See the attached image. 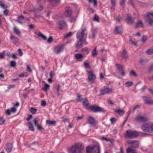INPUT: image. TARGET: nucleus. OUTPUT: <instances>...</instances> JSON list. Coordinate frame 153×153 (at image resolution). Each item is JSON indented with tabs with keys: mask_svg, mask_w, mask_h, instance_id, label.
<instances>
[{
	"mask_svg": "<svg viewBox=\"0 0 153 153\" xmlns=\"http://www.w3.org/2000/svg\"><path fill=\"white\" fill-rule=\"evenodd\" d=\"M39 36L41 37L44 40H47V38L42 33L40 32H39L37 34Z\"/></svg>",
	"mask_w": 153,
	"mask_h": 153,
	"instance_id": "obj_31",
	"label": "nucleus"
},
{
	"mask_svg": "<svg viewBox=\"0 0 153 153\" xmlns=\"http://www.w3.org/2000/svg\"><path fill=\"white\" fill-rule=\"evenodd\" d=\"M94 20L97 22H99V17L97 15H95L94 18Z\"/></svg>",
	"mask_w": 153,
	"mask_h": 153,
	"instance_id": "obj_58",
	"label": "nucleus"
},
{
	"mask_svg": "<svg viewBox=\"0 0 153 153\" xmlns=\"http://www.w3.org/2000/svg\"><path fill=\"white\" fill-rule=\"evenodd\" d=\"M18 19H19L22 20L24 19V17L22 15L18 16Z\"/></svg>",
	"mask_w": 153,
	"mask_h": 153,
	"instance_id": "obj_64",
	"label": "nucleus"
},
{
	"mask_svg": "<svg viewBox=\"0 0 153 153\" xmlns=\"http://www.w3.org/2000/svg\"><path fill=\"white\" fill-rule=\"evenodd\" d=\"M56 92L57 96H58L59 95V91L60 88V86L59 85H56Z\"/></svg>",
	"mask_w": 153,
	"mask_h": 153,
	"instance_id": "obj_39",
	"label": "nucleus"
},
{
	"mask_svg": "<svg viewBox=\"0 0 153 153\" xmlns=\"http://www.w3.org/2000/svg\"><path fill=\"white\" fill-rule=\"evenodd\" d=\"M123 30L121 27L116 26L115 27V30L114 31V33L115 34H120L122 33Z\"/></svg>",
	"mask_w": 153,
	"mask_h": 153,
	"instance_id": "obj_19",
	"label": "nucleus"
},
{
	"mask_svg": "<svg viewBox=\"0 0 153 153\" xmlns=\"http://www.w3.org/2000/svg\"><path fill=\"white\" fill-rule=\"evenodd\" d=\"M85 29L79 31L76 35L77 39L79 40H82V41L85 42L87 37V34L85 32Z\"/></svg>",
	"mask_w": 153,
	"mask_h": 153,
	"instance_id": "obj_5",
	"label": "nucleus"
},
{
	"mask_svg": "<svg viewBox=\"0 0 153 153\" xmlns=\"http://www.w3.org/2000/svg\"><path fill=\"white\" fill-rule=\"evenodd\" d=\"M88 80L89 83H93L96 79V76L91 71H88Z\"/></svg>",
	"mask_w": 153,
	"mask_h": 153,
	"instance_id": "obj_8",
	"label": "nucleus"
},
{
	"mask_svg": "<svg viewBox=\"0 0 153 153\" xmlns=\"http://www.w3.org/2000/svg\"><path fill=\"white\" fill-rule=\"evenodd\" d=\"M64 48L63 45L58 46L55 48L54 50V52L57 54H59L62 51Z\"/></svg>",
	"mask_w": 153,
	"mask_h": 153,
	"instance_id": "obj_10",
	"label": "nucleus"
},
{
	"mask_svg": "<svg viewBox=\"0 0 153 153\" xmlns=\"http://www.w3.org/2000/svg\"><path fill=\"white\" fill-rule=\"evenodd\" d=\"M146 53L148 55H152L153 54V48H151L146 51Z\"/></svg>",
	"mask_w": 153,
	"mask_h": 153,
	"instance_id": "obj_37",
	"label": "nucleus"
},
{
	"mask_svg": "<svg viewBox=\"0 0 153 153\" xmlns=\"http://www.w3.org/2000/svg\"><path fill=\"white\" fill-rule=\"evenodd\" d=\"M127 153H137L136 151L131 147L128 148L127 150Z\"/></svg>",
	"mask_w": 153,
	"mask_h": 153,
	"instance_id": "obj_28",
	"label": "nucleus"
},
{
	"mask_svg": "<svg viewBox=\"0 0 153 153\" xmlns=\"http://www.w3.org/2000/svg\"><path fill=\"white\" fill-rule=\"evenodd\" d=\"M13 147V144L11 143H7L5 147V149L7 153L10 152L12 150Z\"/></svg>",
	"mask_w": 153,
	"mask_h": 153,
	"instance_id": "obj_15",
	"label": "nucleus"
},
{
	"mask_svg": "<svg viewBox=\"0 0 153 153\" xmlns=\"http://www.w3.org/2000/svg\"><path fill=\"white\" fill-rule=\"evenodd\" d=\"M138 135V133L136 131L129 130L126 131L125 137L126 138L133 139L137 137Z\"/></svg>",
	"mask_w": 153,
	"mask_h": 153,
	"instance_id": "obj_3",
	"label": "nucleus"
},
{
	"mask_svg": "<svg viewBox=\"0 0 153 153\" xmlns=\"http://www.w3.org/2000/svg\"><path fill=\"white\" fill-rule=\"evenodd\" d=\"M145 19L149 24L152 25L153 24V12H148L144 15Z\"/></svg>",
	"mask_w": 153,
	"mask_h": 153,
	"instance_id": "obj_6",
	"label": "nucleus"
},
{
	"mask_svg": "<svg viewBox=\"0 0 153 153\" xmlns=\"http://www.w3.org/2000/svg\"><path fill=\"white\" fill-rule=\"evenodd\" d=\"M83 102V105L86 108H88V107L89 102L86 98H84L82 101Z\"/></svg>",
	"mask_w": 153,
	"mask_h": 153,
	"instance_id": "obj_24",
	"label": "nucleus"
},
{
	"mask_svg": "<svg viewBox=\"0 0 153 153\" xmlns=\"http://www.w3.org/2000/svg\"><path fill=\"white\" fill-rule=\"evenodd\" d=\"M128 144L132 145V147L134 148H138L139 147L138 142L136 140L127 141Z\"/></svg>",
	"mask_w": 153,
	"mask_h": 153,
	"instance_id": "obj_14",
	"label": "nucleus"
},
{
	"mask_svg": "<svg viewBox=\"0 0 153 153\" xmlns=\"http://www.w3.org/2000/svg\"><path fill=\"white\" fill-rule=\"evenodd\" d=\"M90 3L93 2L94 6L97 5V2L96 0H88Z\"/></svg>",
	"mask_w": 153,
	"mask_h": 153,
	"instance_id": "obj_54",
	"label": "nucleus"
},
{
	"mask_svg": "<svg viewBox=\"0 0 153 153\" xmlns=\"http://www.w3.org/2000/svg\"><path fill=\"white\" fill-rule=\"evenodd\" d=\"M8 12L9 10L7 9H6L3 11V13L5 15L7 16L8 14Z\"/></svg>",
	"mask_w": 153,
	"mask_h": 153,
	"instance_id": "obj_62",
	"label": "nucleus"
},
{
	"mask_svg": "<svg viewBox=\"0 0 153 153\" xmlns=\"http://www.w3.org/2000/svg\"><path fill=\"white\" fill-rule=\"evenodd\" d=\"M15 87V85H11L8 86L7 88L8 90H10L11 88H13Z\"/></svg>",
	"mask_w": 153,
	"mask_h": 153,
	"instance_id": "obj_60",
	"label": "nucleus"
},
{
	"mask_svg": "<svg viewBox=\"0 0 153 153\" xmlns=\"http://www.w3.org/2000/svg\"><path fill=\"white\" fill-rule=\"evenodd\" d=\"M134 120L137 122H143L148 120V118L145 117L138 115L134 118Z\"/></svg>",
	"mask_w": 153,
	"mask_h": 153,
	"instance_id": "obj_9",
	"label": "nucleus"
},
{
	"mask_svg": "<svg viewBox=\"0 0 153 153\" xmlns=\"http://www.w3.org/2000/svg\"><path fill=\"white\" fill-rule=\"evenodd\" d=\"M112 92V89L111 88L109 89L108 88H105L101 90L100 94L102 95H104L106 94L111 93Z\"/></svg>",
	"mask_w": 153,
	"mask_h": 153,
	"instance_id": "obj_11",
	"label": "nucleus"
},
{
	"mask_svg": "<svg viewBox=\"0 0 153 153\" xmlns=\"http://www.w3.org/2000/svg\"><path fill=\"white\" fill-rule=\"evenodd\" d=\"M57 25L59 28L61 29H62L66 25V23L63 20L59 21Z\"/></svg>",
	"mask_w": 153,
	"mask_h": 153,
	"instance_id": "obj_17",
	"label": "nucleus"
},
{
	"mask_svg": "<svg viewBox=\"0 0 153 153\" xmlns=\"http://www.w3.org/2000/svg\"><path fill=\"white\" fill-rule=\"evenodd\" d=\"M84 66L85 68H88L89 67V64L86 62L84 63Z\"/></svg>",
	"mask_w": 153,
	"mask_h": 153,
	"instance_id": "obj_59",
	"label": "nucleus"
},
{
	"mask_svg": "<svg viewBox=\"0 0 153 153\" xmlns=\"http://www.w3.org/2000/svg\"><path fill=\"white\" fill-rule=\"evenodd\" d=\"M92 37L93 38H94L95 36L96 35V34L97 33V31L95 30H93L92 31Z\"/></svg>",
	"mask_w": 153,
	"mask_h": 153,
	"instance_id": "obj_48",
	"label": "nucleus"
},
{
	"mask_svg": "<svg viewBox=\"0 0 153 153\" xmlns=\"http://www.w3.org/2000/svg\"><path fill=\"white\" fill-rule=\"evenodd\" d=\"M71 18L69 19V21L71 23L74 22L76 20V18L74 17H71Z\"/></svg>",
	"mask_w": 153,
	"mask_h": 153,
	"instance_id": "obj_49",
	"label": "nucleus"
},
{
	"mask_svg": "<svg viewBox=\"0 0 153 153\" xmlns=\"http://www.w3.org/2000/svg\"><path fill=\"white\" fill-rule=\"evenodd\" d=\"M10 39L14 42H17L18 40V38L14 36H11L10 37Z\"/></svg>",
	"mask_w": 153,
	"mask_h": 153,
	"instance_id": "obj_32",
	"label": "nucleus"
},
{
	"mask_svg": "<svg viewBox=\"0 0 153 153\" xmlns=\"http://www.w3.org/2000/svg\"><path fill=\"white\" fill-rule=\"evenodd\" d=\"M16 111V108L14 107H12L10 109H8L6 110L5 113L7 115H10L12 113H14Z\"/></svg>",
	"mask_w": 153,
	"mask_h": 153,
	"instance_id": "obj_20",
	"label": "nucleus"
},
{
	"mask_svg": "<svg viewBox=\"0 0 153 153\" xmlns=\"http://www.w3.org/2000/svg\"><path fill=\"white\" fill-rule=\"evenodd\" d=\"M28 124H29L28 128L31 131H34V129L32 124L30 122H29Z\"/></svg>",
	"mask_w": 153,
	"mask_h": 153,
	"instance_id": "obj_35",
	"label": "nucleus"
},
{
	"mask_svg": "<svg viewBox=\"0 0 153 153\" xmlns=\"http://www.w3.org/2000/svg\"><path fill=\"white\" fill-rule=\"evenodd\" d=\"M46 123L48 124L51 126H55L56 124V122L55 121H51L49 120H46Z\"/></svg>",
	"mask_w": 153,
	"mask_h": 153,
	"instance_id": "obj_26",
	"label": "nucleus"
},
{
	"mask_svg": "<svg viewBox=\"0 0 153 153\" xmlns=\"http://www.w3.org/2000/svg\"><path fill=\"white\" fill-rule=\"evenodd\" d=\"M85 42L87 44L86 42L82 41V40H79L76 45V47L77 49H80L82 47V44Z\"/></svg>",
	"mask_w": 153,
	"mask_h": 153,
	"instance_id": "obj_22",
	"label": "nucleus"
},
{
	"mask_svg": "<svg viewBox=\"0 0 153 153\" xmlns=\"http://www.w3.org/2000/svg\"><path fill=\"white\" fill-rule=\"evenodd\" d=\"M143 24L141 21H139L137 23L135 27V28H136L139 27H143Z\"/></svg>",
	"mask_w": 153,
	"mask_h": 153,
	"instance_id": "obj_34",
	"label": "nucleus"
},
{
	"mask_svg": "<svg viewBox=\"0 0 153 153\" xmlns=\"http://www.w3.org/2000/svg\"><path fill=\"white\" fill-rule=\"evenodd\" d=\"M116 65L117 69L120 72V73L122 75V76H125V73L124 71V68L123 66L118 64H116Z\"/></svg>",
	"mask_w": 153,
	"mask_h": 153,
	"instance_id": "obj_13",
	"label": "nucleus"
},
{
	"mask_svg": "<svg viewBox=\"0 0 153 153\" xmlns=\"http://www.w3.org/2000/svg\"><path fill=\"white\" fill-rule=\"evenodd\" d=\"M37 110L36 108H31L30 109V112L32 114H34L36 112Z\"/></svg>",
	"mask_w": 153,
	"mask_h": 153,
	"instance_id": "obj_45",
	"label": "nucleus"
},
{
	"mask_svg": "<svg viewBox=\"0 0 153 153\" xmlns=\"http://www.w3.org/2000/svg\"><path fill=\"white\" fill-rule=\"evenodd\" d=\"M0 6L2 8L5 9L8 7L5 4L3 1H0Z\"/></svg>",
	"mask_w": 153,
	"mask_h": 153,
	"instance_id": "obj_27",
	"label": "nucleus"
},
{
	"mask_svg": "<svg viewBox=\"0 0 153 153\" xmlns=\"http://www.w3.org/2000/svg\"><path fill=\"white\" fill-rule=\"evenodd\" d=\"M39 120V119H36L34 120V124L36 126H37V125H39L38 123V122Z\"/></svg>",
	"mask_w": 153,
	"mask_h": 153,
	"instance_id": "obj_52",
	"label": "nucleus"
},
{
	"mask_svg": "<svg viewBox=\"0 0 153 153\" xmlns=\"http://www.w3.org/2000/svg\"><path fill=\"white\" fill-rule=\"evenodd\" d=\"M148 62V60H144V59H141L140 61V63L142 65H144L146 63Z\"/></svg>",
	"mask_w": 153,
	"mask_h": 153,
	"instance_id": "obj_50",
	"label": "nucleus"
},
{
	"mask_svg": "<svg viewBox=\"0 0 153 153\" xmlns=\"http://www.w3.org/2000/svg\"><path fill=\"white\" fill-rule=\"evenodd\" d=\"M88 49L87 47H85L84 48H83L82 51L83 52H85L86 54H88L89 53L88 51Z\"/></svg>",
	"mask_w": 153,
	"mask_h": 153,
	"instance_id": "obj_47",
	"label": "nucleus"
},
{
	"mask_svg": "<svg viewBox=\"0 0 153 153\" xmlns=\"http://www.w3.org/2000/svg\"><path fill=\"white\" fill-rule=\"evenodd\" d=\"M16 62L14 61H11L10 62V65L12 67H15L16 66Z\"/></svg>",
	"mask_w": 153,
	"mask_h": 153,
	"instance_id": "obj_55",
	"label": "nucleus"
},
{
	"mask_svg": "<svg viewBox=\"0 0 153 153\" xmlns=\"http://www.w3.org/2000/svg\"><path fill=\"white\" fill-rule=\"evenodd\" d=\"M50 2L53 5H56L59 2L60 0H49Z\"/></svg>",
	"mask_w": 153,
	"mask_h": 153,
	"instance_id": "obj_29",
	"label": "nucleus"
},
{
	"mask_svg": "<svg viewBox=\"0 0 153 153\" xmlns=\"http://www.w3.org/2000/svg\"><path fill=\"white\" fill-rule=\"evenodd\" d=\"M86 153H100V148L98 146L93 145L86 147Z\"/></svg>",
	"mask_w": 153,
	"mask_h": 153,
	"instance_id": "obj_4",
	"label": "nucleus"
},
{
	"mask_svg": "<svg viewBox=\"0 0 153 153\" xmlns=\"http://www.w3.org/2000/svg\"><path fill=\"white\" fill-rule=\"evenodd\" d=\"M13 32L17 35H20V31L16 28V26H14L13 28Z\"/></svg>",
	"mask_w": 153,
	"mask_h": 153,
	"instance_id": "obj_30",
	"label": "nucleus"
},
{
	"mask_svg": "<svg viewBox=\"0 0 153 153\" xmlns=\"http://www.w3.org/2000/svg\"><path fill=\"white\" fill-rule=\"evenodd\" d=\"M5 121V120L4 119L3 117H1L0 118V125L3 124Z\"/></svg>",
	"mask_w": 153,
	"mask_h": 153,
	"instance_id": "obj_57",
	"label": "nucleus"
},
{
	"mask_svg": "<svg viewBox=\"0 0 153 153\" xmlns=\"http://www.w3.org/2000/svg\"><path fill=\"white\" fill-rule=\"evenodd\" d=\"M97 48L96 47H95L94 48V51H92V56L94 57H95L97 55Z\"/></svg>",
	"mask_w": 153,
	"mask_h": 153,
	"instance_id": "obj_38",
	"label": "nucleus"
},
{
	"mask_svg": "<svg viewBox=\"0 0 153 153\" xmlns=\"http://www.w3.org/2000/svg\"><path fill=\"white\" fill-rule=\"evenodd\" d=\"M89 108L92 111L94 112H103L105 111V110L103 108H101L98 106L92 105L89 107Z\"/></svg>",
	"mask_w": 153,
	"mask_h": 153,
	"instance_id": "obj_7",
	"label": "nucleus"
},
{
	"mask_svg": "<svg viewBox=\"0 0 153 153\" xmlns=\"http://www.w3.org/2000/svg\"><path fill=\"white\" fill-rule=\"evenodd\" d=\"M141 128L144 132H153V123H144L141 126Z\"/></svg>",
	"mask_w": 153,
	"mask_h": 153,
	"instance_id": "obj_1",
	"label": "nucleus"
},
{
	"mask_svg": "<svg viewBox=\"0 0 153 153\" xmlns=\"http://www.w3.org/2000/svg\"><path fill=\"white\" fill-rule=\"evenodd\" d=\"M117 120L114 118H112L110 119V121L111 124H114L116 122Z\"/></svg>",
	"mask_w": 153,
	"mask_h": 153,
	"instance_id": "obj_41",
	"label": "nucleus"
},
{
	"mask_svg": "<svg viewBox=\"0 0 153 153\" xmlns=\"http://www.w3.org/2000/svg\"><path fill=\"white\" fill-rule=\"evenodd\" d=\"M65 14L68 17H71L72 13L71 9L69 7H66L65 9Z\"/></svg>",
	"mask_w": 153,
	"mask_h": 153,
	"instance_id": "obj_18",
	"label": "nucleus"
},
{
	"mask_svg": "<svg viewBox=\"0 0 153 153\" xmlns=\"http://www.w3.org/2000/svg\"><path fill=\"white\" fill-rule=\"evenodd\" d=\"M73 34V33L71 32H70L68 33H67L64 36L65 38H69L71 37Z\"/></svg>",
	"mask_w": 153,
	"mask_h": 153,
	"instance_id": "obj_42",
	"label": "nucleus"
},
{
	"mask_svg": "<svg viewBox=\"0 0 153 153\" xmlns=\"http://www.w3.org/2000/svg\"><path fill=\"white\" fill-rule=\"evenodd\" d=\"M87 123L91 126H94L96 125L97 122L94 120V118L89 116L87 120Z\"/></svg>",
	"mask_w": 153,
	"mask_h": 153,
	"instance_id": "obj_12",
	"label": "nucleus"
},
{
	"mask_svg": "<svg viewBox=\"0 0 153 153\" xmlns=\"http://www.w3.org/2000/svg\"><path fill=\"white\" fill-rule=\"evenodd\" d=\"M112 6L111 7V9L113 10L114 9V7L116 5L115 0H111Z\"/></svg>",
	"mask_w": 153,
	"mask_h": 153,
	"instance_id": "obj_36",
	"label": "nucleus"
},
{
	"mask_svg": "<svg viewBox=\"0 0 153 153\" xmlns=\"http://www.w3.org/2000/svg\"><path fill=\"white\" fill-rule=\"evenodd\" d=\"M50 85L47 84H46L44 87L42 88V89L45 91H46L49 88Z\"/></svg>",
	"mask_w": 153,
	"mask_h": 153,
	"instance_id": "obj_43",
	"label": "nucleus"
},
{
	"mask_svg": "<svg viewBox=\"0 0 153 153\" xmlns=\"http://www.w3.org/2000/svg\"><path fill=\"white\" fill-rule=\"evenodd\" d=\"M53 38L52 36H50L48 39L47 40V42L48 43H51L52 42Z\"/></svg>",
	"mask_w": 153,
	"mask_h": 153,
	"instance_id": "obj_53",
	"label": "nucleus"
},
{
	"mask_svg": "<svg viewBox=\"0 0 153 153\" xmlns=\"http://www.w3.org/2000/svg\"><path fill=\"white\" fill-rule=\"evenodd\" d=\"M121 56L123 58H124L125 59H127L128 57L127 52L126 50H123L121 54Z\"/></svg>",
	"mask_w": 153,
	"mask_h": 153,
	"instance_id": "obj_25",
	"label": "nucleus"
},
{
	"mask_svg": "<svg viewBox=\"0 0 153 153\" xmlns=\"http://www.w3.org/2000/svg\"><path fill=\"white\" fill-rule=\"evenodd\" d=\"M125 84L127 85L128 87L131 86L133 84V82L130 81L126 82Z\"/></svg>",
	"mask_w": 153,
	"mask_h": 153,
	"instance_id": "obj_51",
	"label": "nucleus"
},
{
	"mask_svg": "<svg viewBox=\"0 0 153 153\" xmlns=\"http://www.w3.org/2000/svg\"><path fill=\"white\" fill-rule=\"evenodd\" d=\"M7 56H8L9 57H12L14 59H16L17 58V56H16L14 54H7Z\"/></svg>",
	"mask_w": 153,
	"mask_h": 153,
	"instance_id": "obj_44",
	"label": "nucleus"
},
{
	"mask_svg": "<svg viewBox=\"0 0 153 153\" xmlns=\"http://www.w3.org/2000/svg\"><path fill=\"white\" fill-rule=\"evenodd\" d=\"M74 57L77 61H79L83 59V56L81 54L78 53L75 55Z\"/></svg>",
	"mask_w": 153,
	"mask_h": 153,
	"instance_id": "obj_23",
	"label": "nucleus"
},
{
	"mask_svg": "<svg viewBox=\"0 0 153 153\" xmlns=\"http://www.w3.org/2000/svg\"><path fill=\"white\" fill-rule=\"evenodd\" d=\"M115 112L118 113L120 116H123L124 113V111L123 110H120L119 109H117L115 110Z\"/></svg>",
	"mask_w": 153,
	"mask_h": 153,
	"instance_id": "obj_33",
	"label": "nucleus"
},
{
	"mask_svg": "<svg viewBox=\"0 0 153 153\" xmlns=\"http://www.w3.org/2000/svg\"><path fill=\"white\" fill-rule=\"evenodd\" d=\"M27 74L25 73L21 74L19 75V76L20 77H23L25 76H27Z\"/></svg>",
	"mask_w": 153,
	"mask_h": 153,
	"instance_id": "obj_61",
	"label": "nucleus"
},
{
	"mask_svg": "<svg viewBox=\"0 0 153 153\" xmlns=\"http://www.w3.org/2000/svg\"><path fill=\"white\" fill-rule=\"evenodd\" d=\"M77 95H78V101L79 102L82 101L84 99V98H81V96L79 94H78Z\"/></svg>",
	"mask_w": 153,
	"mask_h": 153,
	"instance_id": "obj_56",
	"label": "nucleus"
},
{
	"mask_svg": "<svg viewBox=\"0 0 153 153\" xmlns=\"http://www.w3.org/2000/svg\"><path fill=\"white\" fill-rule=\"evenodd\" d=\"M129 75L130 76H137L136 73L134 70H131V71L129 73Z\"/></svg>",
	"mask_w": 153,
	"mask_h": 153,
	"instance_id": "obj_40",
	"label": "nucleus"
},
{
	"mask_svg": "<svg viewBox=\"0 0 153 153\" xmlns=\"http://www.w3.org/2000/svg\"><path fill=\"white\" fill-rule=\"evenodd\" d=\"M134 19L129 14H127L126 19V22L128 24H132L134 23Z\"/></svg>",
	"mask_w": 153,
	"mask_h": 153,
	"instance_id": "obj_16",
	"label": "nucleus"
},
{
	"mask_svg": "<svg viewBox=\"0 0 153 153\" xmlns=\"http://www.w3.org/2000/svg\"><path fill=\"white\" fill-rule=\"evenodd\" d=\"M140 105H137L134 107L132 108V112H134L135 110H137L140 108Z\"/></svg>",
	"mask_w": 153,
	"mask_h": 153,
	"instance_id": "obj_46",
	"label": "nucleus"
},
{
	"mask_svg": "<svg viewBox=\"0 0 153 153\" xmlns=\"http://www.w3.org/2000/svg\"><path fill=\"white\" fill-rule=\"evenodd\" d=\"M82 148L79 144H76L68 149L69 153H80Z\"/></svg>",
	"mask_w": 153,
	"mask_h": 153,
	"instance_id": "obj_2",
	"label": "nucleus"
},
{
	"mask_svg": "<svg viewBox=\"0 0 153 153\" xmlns=\"http://www.w3.org/2000/svg\"><path fill=\"white\" fill-rule=\"evenodd\" d=\"M130 41L131 42L132 45L135 46H137L136 42L132 40L131 39L130 40Z\"/></svg>",
	"mask_w": 153,
	"mask_h": 153,
	"instance_id": "obj_63",
	"label": "nucleus"
},
{
	"mask_svg": "<svg viewBox=\"0 0 153 153\" xmlns=\"http://www.w3.org/2000/svg\"><path fill=\"white\" fill-rule=\"evenodd\" d=\"M143 98L146 103L149 104H153V100L150 99L148 97L144 96L143 97Z\"/></svg>",
	"mask_w": 153,
	"mask_h": 153,
	"instance_id": "obj_21",
	"label": "nucleus"
}]
</instances>
